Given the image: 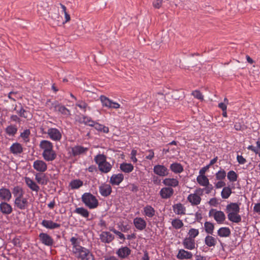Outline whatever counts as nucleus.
Segmentation results:
<instances>
[{"label":"nucleus","mask_w":260,"mask_h":260,"mask_svg":"<svg viewBox=\"0 0 260 260\" xmlns=\"http://www.w3.org/2000/svg\"><path fill=\"white\" fill-rule=\"evenodd\" d=\"M174 191L172 187H164L159 191V195L163 199H168L170 198L174 194Z\"/></svg>","instance_id":"f3484780"},{"label":"nucleus","mask_w":260,"mask_h":260,"mask_svg":"<svg viewBox=\"0 0 260 260\" xmlns=\"http://www.w3.org/2000/svg\"><path fill=\"white\" fill-rule=\"evenodd\" d=\"M197 181L202 186H208L209 184V179L205 175H199L197 178Z\"/></svg>","instance_id":"ea45409f"},{"label":"nucleus","mask_w":260,"mask_h":260,"mask_svg":"<svg viewBox=\"0 0 260 260\" xmlns=\"http://www.w3.org/2000/svg\"><path fill=\"white\" fill-rule=\"evenodd\" d=\"M83 181L79 179H74L72 180L69 186L72 189H76L80 188L83 185Z\"/></svg>","instance_id":"79ce46f5"},{"label":"nucleus","mask_w":260,"mask_h":260,"mask_svg":"<svg viewBox=\"0 0 260 260\" xmlns=\"http://www.w3.org/2000/svg\"><path fill=\"white\" fill-rule=\"evenodd\" d=\"M149 154L146 156L147 159L152 160L154 156V153L152 149H150L148 151Z\"/></svg>","instance_id":"69168bd1"},{"label":"nucleus","mask_w":260,"mask_h":260,"mask_svg":"<svg viewBox=\"0 0 260 260\" xmlns=\"http://www.w3.org/2000/svg\"><path fill=\"white\" fill-rule=\"evenodd\" d=\"M215 177L218 180H222L226 177V172L223 169H220L215 174Z\"/></svg>","instance_id":"603ef678"},{"label":"nucleus","mask_w":260,"mask_h":260,"mask_svg":"<svg viewBox=\"0 0 260 260\" xmlns=\"http://www.w3.org/2000/svg\"><path fill=\"white\" fill-rule=\"evenodd\" d=\"M204 243L209 247H214L217 244V239L212 235L208 234L205 238Z\"/></svg>","instance_id":"c85d7f7f"},{"label":"nucleus","mask_w":260,"mask_h":260,"mask_svg":"<svg viewBox=\"0 0 260 260\" xmlns=\"http://www.w3.org/2000/svg\"><path fill=\"white\" fill-rule=\"evenodd\" d=\"M204 230L205 232L209 235H212L214 230V223L210 221H206L204 223Z\"/></svg>","instance_id":"4c0bfd02"},{"label":"nucleus","mask_w":260,"mask_h":260,"mask_svg":"<svg viewBox=\"0 0 260 260\" xmlns=\"http://www.w3.org/2000/svg\"><path fill=\"white\" fill-rule=\"evenodd\" d=\"M162 183L167 187H176L179 185V181L176 178H166L162 180Z\"/></svg>","instance_id":"cd10ccee"},{"label":"nucleus","mask_w":260,"mask_h":260,"mask_svg":"<svg viewBox=\"0 0 260 260\" xmlns=\"http://www.w3.org/2000/svg\"><path fill=\"white\" fill-rule=\"evenodd\" d=\"M80 260H94V256L89 249L83 247L75 254Z\"/></svg>","instance_id":"423d86ee"},{"label":"nucleus","mask_w":260,"mask_h":260,"mask_svg":"<svg viewBox=\"0 0 260 260\" xmlns=\"http://www.w3.org/2000/svg\"><path fill=\"white\" fill-rule=\"evenodd\" d=\"M153 170L154 174L160 177H165L169 174V170L167 168L162 165L154 166Z\"/></svg>","instance_id":"ddd939ff"},{"label":"nucleus","mask_w":260,"mask_h":260,"mask_svg":"<svg viewBox=\"0 0 260 260\" xmlns=\"http://www.w3.org/2000/svg\"><path fill=\"white\" fill-rule=\"evenodd\" d=\"M46 134L49 138L54 141H60L62 138L61 132L56 128H49Z\"/></svg>","instance_id":"1a4fd4ad"},{"label":"nucleus","mask_w":260,"mask_h":260,"mask_svg":"<svg viewBox=\"0 0 260 260\" xmlns=\"http://www.w3.org/2000/svg\"><path fill=\"white\" fill-rule=\"evenodd\" d=\"M227 177L230 182H234L237 181L238 175L235 171H230L228 173Z\"/></svg>","instance_id":"09e8293b"},{"label":"nucleus","mask_w":260,"mask_h":260,"mask_svg":"<svg viewBox=\"0 0 260 260\" xmlns=\"http://www.w3.org/2000/svg\"><path fill=\"white\" fill-rule=\"evenodd\" d=\"M253 211L256 213H260V203L255 204L253 207Z\"/></svg>","instance_id":"774afa93"},{"label":"nucleus","mask_w":260,"mask_h":260,"mask_svg":"<svg viewBox=\"0 0 260 260\" xmlns=\"http://www.w3.org/2000/svg\"><path fill=\"white\" fill-rule=\"evenodd\" d=\"M217 233L220 237H228L231 235V230L228 227H221L218 229Z\"/></svg>","instance_id":"c9c22d12"},{"label":"nucleus","mask_w":260,"mask_h":260,"mask_svg":"<svg viewBox=\"0 0 260 260\" xmlns=\"http://www.w3.org/2000/svg\"><path fill=\"white\" fill-rule=\"evenodd\" d=\"M15 206L20 210L26 209L28 205L27 199L23 197L15 198L14 201Z\"/></svg>","instance_id":"2eb2a0df"},{"label":"nucleus","mask_w":260,"mask_h":260,"mask_svg":"<svg viewBox=\"0 0 260 260\" xmlns=\"http://www.w3.org/2000/svg\"><path fill=\"white\" fill-rule=\"evenodd\" d=\"M39 238L41 243L46 246H51L54 243L53 238L47 233H40Z\"/></svg>","instance_id":"4468645a"},{"label":"nucleus","mask_w":260,"mask_h":260,"mask_svg":"<svg viewBox=\"0 0 260 260\" xmlns=\"http://www.w3.org/2000/svg\"><path fill=\"white\" fill-rule=\"evenodd\" d=\"M100 100L102 103V106L109 109H117L120 107V105L115 102L105 95H101Z\"/></svg>","instance_id":"6e6552de"},{"label":"nucleus","mask_w":260,"mask_h":260,"mask_svg":"<svg viewBox=\"0 0 260 260\" xmlns=\"http://www.w3.org/2000/svg\"><path fill=\"white\" fill-rule=\"evenodd\" d=\"M88 148L81 145H76L71 148V153L73 156L84 154L88 150Z\"/></svg>","instance_id":"dca6fc26"},{"label":"nucleus","mask_w":260,"mask_h":260,"mask_svg":"<svg viewBox=\"0 0 260 260\" xmlns=\"http://www.w3.org/2000/svg\"><path fill=\"white\" fill-rule=\"evenodd\" d=\"M70 242L71 243V245H72V251L74 254H75L77 252H78L79 250L83 247L80 244V240L76 237H72L70 239Z\"/></svg>","instance_id":"5701e85b"},{"label":"nucleus","mask_w":260,"mask_h":260,"mask_svg":"<svg viewBox=\"0 0 260 260\" xmlns=\"http://www.w3.org/2000/svg\"><path fill=\"white\" fill-rule=\"evenodd\" d=\"M199 234V231L198 229L191 228L190 229L188 233V238L193 239L197 237Z\"/></svg>","instance_id":"864d4df0"},{"label":"nucleus","mask_w":260,"mask_h":260,"mask_svg":"<svg viewBox=\"0 0 260 260\" xmlns=\"http://www.w3.org/2000/svg\"><path fill=\"white\" fill-rule=\"evenodd\" d=\"M225 183L222 180H219V181L215 184V186L216 188H220L222 187H225Z\"/></svg>","instance_id":"680f3d73"},{"label":"nucleus","mask_w":260,"mask_h":260,"mask_svg":"<svg viewBox=\"0 0 260 260\" xmlns=\"http://www.w3.org/2000/svg\"><path fill=\"white\" fill-rule=\"evenodd\" d=\"M133 224L135 228L142 231L146 229L147 222L144 218L141 217H136L133 219Z\"/></svg>","instance_id":"9b49d317"},{"label":"nucleus","mask_w":260,"mask_h":260,"mask_svg":"<svg viewBox=\"0 0 260 260\" xmlns=\"http://www.w3.org/2000/svg\"><path fill=\"white\" fill-rule=\"evenodd\" d=\"M13 194L15 198H19L23 197L24 191L22 188L19 186H16L13 189Z\"/></svg>","instance_id":"58836bf2"},{"label":"nucleus","mask_w":260,"mask_h":260,"mask_svg":"<svg viewBox=\"0 0 260 260\" xmlns=\"http://www.w3.org/2000/svg\"><path fill=\"white\" fill-rule=\"evenodd\" d=\"M50 109L55 112H58L64 117H69L71 115L70 111L57 101L51 103Z\"/></svg>","instance_id":"39448f33"},{"label":"nucleus","mask_w":260,"mask_h":260,"mask_svg":"<svg viewBox=\"0 0 260 260\" xmlns=\"http://www.w3.org/2000/svg\"><path fill=\"white\" fill-rule=\"evenodd\" d=\"M0 210L4 214H10L12 212V207L5 201L0 204Z\"/></svg>","instance_id":"2f4dec72"},{"label":"nucleus","mask_w":260,"mask_h":260,"mask_svg":"<svg viewBox=\"0 0 260 260\" xmlns=\"http://www.w3.org/2000/svg\"><path fill=\"white\" fill-rule=\"evenodd\" d=\"M232 193V189L229 187H224L221 192V196L222 199H226L229 198Z\"/></svg>","instance_id":"c03bdc74"},{"label":"nucleus","mask_w":260,"mask_h":260,"mask_svg":"<svg viewBox=\"0 0 260 260\" xmlns=\"http://www.w3.org/2000/svg\"><path fill=\"white\" fill-rule=\"evenodd\" d=\"M237 160L239 164L241 165H243L246 162V159L242 155H238L237 156Z\"/></svg>","instance_id":"e2e57ef3"},{"label":"nucleus","mask_w":260,"mask_h":260,"mask_svg":"<svg viewBox=\"0 0 260 260\" xmlns=\"http://www.w3.org/2000/svg\"><path fill=\"white\" fill-rule=\"evenodd\" d=\"M162 0H154L153 6L156 9H159L161 7Z\"/></svg>","instance_id":"13d9d810"},{"label":"nucleus","mask_w":260,"mask_h":260,"mask_svg":"<svg viewBox=\"0 0 260 260\" xmlns=\"http://www.w3.org/2000/svg\"><path fill=\"white\" fill-rule=\"evenodd\" d=\"M33 168L37 172L44 173L47 170V165L45 161L41 159H37L33 162Z\"/></svg>","instance_id":"9d476101"},{"label":"nucleus","mask_w":260,"mask_h":260,"mask_svg":"<svg viewBox=\"0 0 260 260\" xmlns=\"http://www.w3.org/2000/svg\"><path fill=\"white\" fill-rule=\"evenodd\" d=\"M30 134V130L28 129H25L20 134V137L23 140V141L25 143H27L29 141V136Z\"/></svg>","instance_id":"3c124183"},{"label":"nucleus","mask_w":260,"mask_h":260,"mask_svg":"<svg viewBox=\"0 0 260 260\" xmlns=\"http://www.w3.org/2000/svg\"><path fill=\"white\" fill-rule=\"evenodd\" d=\"M204 189L201 188H197L194 193L189 194L187 200L190 203L191 206H195L200 204L202 199L201 196L203 195Z\"/></svg>","instance_id":"20e7f679"},{"label":"nucleus","mask_w":260,"mask_h":260,"mask_svg":"<svg viewBox=\"0 0 260 260\" xmlns=\"http://www.w3.org/2000/svg\"><path fill=\"white\" fill-rule=\"evenodd\" d=\"M124 176L122 174H113L110 178V183L112 185H118L122 182Z\"/></svg>","instance_id":"b1692460"},{"label":"nucleus","mask_w":260,"mask_h":260,"mask_svg":"<svg viewBox=\"0 0 260 260\" xmlns=\"http://www.w3.org/2000/svg\"><path fill=\"white\" fill-rule=\"evenodd\" d=\"M174 213L177 215L185 214L186 208L181 203H177L173 206Z\"/></svg>","instance_id":"7c9ffc66"},{"label":"nucleus","mask_w":260,"mask_h":260,"mask_svg":"<svg viewBox=\"0 0 260 260\" xmlns=\"http://www.w3.org/2000/svg\"><path fill=\"white\" fill-rule=\"evenodd\" d=\"M111 231H112L114 234H115L116 235L118 236V237L122 240L125 239V237L124 234H123L122 233H121L119 231H117L116 230L113 229L111 230Z\"/></svg>","instance_id":"bf43d9fd"},{"label":"nucleus","mask_w":260,"mask_h":260,"mask_svg":"<svg viewBox=\"0 0 260 260\" xmlns=\"http://www.w3.org/2000/svg\"><path fill=\"white\" fill-rule=\"evenodd\" d=\"M82 202L90 209H95L99 205L96 198L90 192H85L81 197Z\"/></svg>","instance_id":"7ed1b4c3"},{"label":"nucleus","mask_w":260,"mask_h":260,"mask_svg":"<svg viewBox=\"0 0 260 260\" xmlns=\"http://www.w3.org/2000/svg\"><path fill=\"white\" fill-rule=\"evenodd\" d=\"M112 167L113 165L112 164L106 161L99 166L98 169L101 172L107 174L111 171Z\"/></svg>","instance_id":"473e14b6"},{"label":"nucleus","mask_w":260,"mask_h":260,"mask_svg":"<svg viewBox=\"0 0 260 260\" xmlns=\"http://www.w3.org/2000/svg\"><path fill=\"white\" fill-rule=\"evenodd\" d=\"M80 122L90 126H92L95 124V121H93L91 117L86 116H83L82 118H81L80 120Z\"/></svg>","instance_id":"37998d69"},{"label":"nucleus","mask_w":260,"mask_h":260,"mask_svg":"<svg viewBox=\"0 0 260 260\" xmlns=\"http://www.w3.org/2000/svg\"><path fill=\"white\" fill-rule=\"evenodd\" d=\"M23 151L22 145L18 142L13 143L10 147V151L15 155L21 154Z\"/></svg>","instance_id":"a878e982"},{"label":"nucleus","mask_w":260,"mask_h":260,"mask_svg":"<svg viewBox=\"0 0 260 260\" xmlns=\"http://www.w3.org/2000/svg\"><path fill=\"white\" fill-rule=\"evenodd\" d=\"M24 181L26 185L32 191H36V192L39 191L40 187L32 179L29 177H25L24 178Z\"/></svg>","instance_id":"393cba45"},{"label":"nucleus","mask_w":260,"mask_h":260,"mask_svg":"<svg viewBox=\"0 0 260 260\" xmlns=\"http://www.w3.org/2000/svg\"><path fill=\"white\" fill-rule=\"evenodd\" d=\"M192 257V254L191 252L186 251L184 249H180L177 255V258L179 259H191Z\"/></svg>","instance_id":"c756f323"},{"label":"nucleus","mask_w":260,"mask_h":260,"mask_svg":"<svg viewBox=\"0 0 260 260\" xmlns=\"http://www.w3.org/2000/svg\"><path fill=\"white\" fill-rule=\"evenodd\" d=\"M240 203H231L226 205L225 212L230 221L234 223L241 221V216L239 214L240 210Z\"/></svg>","instance_id":"f03ea898"},{"label":"nucleus","mask_w":260,"mask_h":260,"mask_svg":"<svg viewBox=\"0 0 260 260\" xmlns=\"http://www.w3.org/2000/svg\"><path fill=\"white\" fill-rule=\"evenodd\" d=\"M170 170L175 174H180L183 171V167L178 162H174L170 165Z\"/></svg>","instance_id":"f704fd0d"},{"label":"nucleus","mask_w":260,"mask_h":260,"mask_svg":"<svg viewBox=\"0 0 260 260\" xmlns=\"http://www.w3.org/2000/svg\"><path fill=\"white\" fill-rule=\"evenodd\" d=\"M35 179L38 183L42 185H45L47 182L45 180V175L41 173H37L35 175Z\"/></svg>","instance_id":"a18cd8bd"},{"label":"nucleus","mask_w":260,"mask_h":260,"mask_svg":"<svg viewBox=\"0 0 260 260\" xmlns=\"http://www.w3.org/2000/svg\"><path fill=\"white\" fill-rule=\"evenodd\" d=\"M39 147L42 151V157L46 161H52L56 159L57 154L53 149L52 143L50 141L42 140L40 143Z\"/></svg>","instance_id":"f257e3e1"},{"label":"nucleus","mask_w":260,"mask_h":260,"mask_svg":"<svg viewBox=\"0 0 260 260\" xmlns=\"http://www.w3.org/2000/svg\"><path fill=\"white\" fill-rule=\"evenodd\" d=\"M17 132V128L15 125H10L6 128V132L9 136H14Z\"/></svg>","instance_id":"de8ad7c7"},{"label":"nucleus","mask_w":260,"mask_h":260,"mask_svg":"<svg viewBox=\"0 0 260 260\" xmlns=\"http://www.w3.org/2000/svg\"><path fill=\"white\" fill-rule=\"evenodd\" d=\"M137 154V151L136 150L133 149L131 153V159L134 163H136L138 161V159L136 158Z\"/></svg>","instance_id":"6e6d98bb"},{"label":"nucleus","mask_w":260,"mask_h":260,"mask_svg":"<svg viewBox=\"0 0 260 260\" xmlns=\"http://www.w3.org/2000/svg\"><path fill=\"white\" fill-rule=\"evenodd\" d=\"M12 198V193L10 189L5 187L0 188V199L6 202L9 201Z\"/></svg>","instance_id":"412c9836"},{"label":"nucleus","mask_w":260,"mask_h":260,"mask_svg":"<svg viewBox=\"0 0 260 260\" xmlns=\"http://www.w3.org/2000/svg\"><path fill=\"white\" fill-rule=\"evenodd\" d=\"M101 241L105 243H110L114 239V236L109 232H102L100 235Z\"/></svg>","instance_id":"4be33fe9"},{"label":"nucleus","mask_w":260,"mask_h":260,"mask_svg":"<svg viewBox=\"0 0 260 260\" xmlns=\"http://www.w3.org/2000/svg\"><path fill=\"white\" fill-rule=\"evenodd\" d=\"M204 187H205V188H204V191H205V193L206 194H209L210 193L213 189V186L212 184H210V183L209 185H208V186H205Z\"/></svg>","instance_id":"0e129e2a"},{"label":"nucleus","mask_w":260,"mask_h":260,"mask_svg":"<svg viewBox=\"0 0 260 260\" xmlns=\"http://www.w3.org/2000/svg\"><path fill=\"white\" fill-rule=\"evenodd\" d=\"M209 204L211 206L217 207L219 204V202L216 198H213L210 200L209 201Z\"/></svg>","instance_id":"4d7b16f0"},{"label":"nucleus","mask_w":260,"mask_h":260,"mask_svg":"<svg viewBox=\"0 0 260 260\" xmlns=\"http://www.w3.org/2000/svg\"><path fill=\"white\" fill-rule=\"evenodd\" d=\"M208 215L210 217H213L218 224L223 223L226 218L223 211L213 208L210 210Z\"/></svg>","instance_id":"0eeeda50"},{"label":"nucleus","mask_w":260,"mask_h":260,"mask_svg":"<svg viewBox=\"0 0 260 260\" xmlns=\"http://www.w3.org/2000/svg\"><path fill=\"white\" fill-rule=\"evenodd\" d=\"M171 223L173 227L177 230L182 228L184 225L182 221L179 219H173Z\"/></svg>","instance_id":"49530a36"},{"label":"nucleus","mask_w":260,"mask_h":260,"mask_svg":"<svg viewBox=\"0 0 260 260\" xmlns=\"http://www.w3.org/2000/svg\"><path fill=\"white\" fill-rule=\"evenodd\" d=\"M191 94L196 99L198 100H200L201 101L203 100L204 96L202 94V93L199 90H194L191 93Z\"/></svg>","instance_id":"5fc2aeb1"},{"label":"nucleus","mask_w":260,"mask_h":260,"mask_svg":"<svg viewBox=\"0 0 260 260\" xmlns=\"http://www.w3.org/2000/svg\"><path fill=\"white\" fill-rule=\"evenodd\" d=\"M41 225L44 228L49 230L57 229L60 227V224L54 222L51 220H43L41 222Z\"/></svg>","instance_id":"aec40b11"},{"label":"nucleus","mask_w":260,"mask_h":260,"mask_svg":"<svg viewBox=\"0 0 260 260\" xmlns=\"http://www.w3.org/2000/svg\"><path fill=\"white\" fill-rule=\"evenodd\" d=\"M152 181L154 184L160 185L161 183V179L157 176H153L152 177Z\"/></svg>","instance_id":"052dcab7"},{"label":"nucleus","mask_w":260,"mask_h":260,"mask_svg":"<svg viewBox=\"0 0 260 260\" xmlns=\"http://www.w3.org/2000/svg\"><path fill=\"white\" fill-rule=\"evenodd\" d=\"M94 160L99 167L107 161V156L104 154H98L94 156Z\"/></svg>","instance_id":"a19ab883"},{"label":"nucleus","mask_w":260,"mask_h":260,"mask_svg":"<svg viewBox=\"0 0 260 260\" xmlns=\"http://www.w3.org/2000/svg\"><path fill=\"white\" fill-rule=\"evenodd\" d=\"M99 192L102 196L107 197L112 192V187L110 184L103 183L99 186Z\"/></svg>","instance_id":"6ab92c4d"},{"label":"nucleus","mask_w":260,"mask_h":260,"mask_svg":"<svg viewBox=\"0 0 260 260\" xmlns=\"http://www.w3.org/2000/svg\"><path fill=\"white\" fill-rule=\"evenodd\" d=\"M210 168L209 166L207 165L206 166L202 168L199 171V175H205L206 172Z\"/></svg>","instance_id":"338daca9"},{"label":"nucleus","mask_w":260,"mask_h":260,"mask_svg":"<svg viewBox=\"0 0 260 260\" xmlns=\"http://www.w3.org/2000/svg\"><path fill=\"white\" fill-rule=\"evenodd\" d=\"M131 253V249L127 246H122L119 248L116 252V254L121 259L127 258L130 255Z\"/></svg>","instance_id":"a211bd4d"},{"label":"nucleus","mask_w":260,"mask_h":260,"mask_svg":"<svg viewBox=\"0 0 260 260\" xmlns=\"http://www.w3.org/2000/svg\"><path fill=\"white\" fill-rule=\"evenodd\" d=\"M74 212L85 218H88L89 216V211L83 207L76 208Z\"/></svg>","instance_id":"e433bc0d"},{"label":"nucleus","mask_w":260,"mask_h":260,"mask_svg":"<svg viewBox=\"0 0 260 260\" xmlns=\"http://www.w3.org/2000/svg\"><path fill=\"white\" fill-rule=\"evenodd\" d=\"M143 215L149 219H152L155 216L156 211L150 205H146L143 208Z\"/></svg>","instance_id":"f8f14e48"},{"label":"nucleus","mask_w":260,"mask_h":260,"mask_svg":"<svg viewBox=\"0 0 260 260\" xmlns=\"http://www.w3.org/2000/svg\"><path fill=\"white\" fill-rule=\"evenodd\" d=\"M76 106L78 107L81 110L84 112L86 111L87 108L90 110V107L88 106V104L84 101H78L76 104Z\"/></svg>","instance_id":"8fccbe9b"},{"label":"nucleus","mask_w":260,"mask_h":260,"mask_svg":"<svg viewBox=\"0 0 260 260\" xmlns=\"http://www.w3.org/2000/svg\"><path fill=\"white\" fill-rule=\"evenodd\" d=\"M120 170L124 173H130L134 170V166L132 164L127 162H123L120 165Z\"/></svg>","instance_id":"72a5a7b5"},{"label":"nucleus","mask_w":260,"mask_h":260,"mask_svg":"<svg viewBox=\"0 0 260 260\" xmlns=\"http://www.w3.org/2000/svg\"><path fill=\"white\" fill-rule=\"evenodd\" d=\"M182 244L185 249L192 250L196 248L195 240L188 237L185 238L182 242Z\"/></svg>","instance_id":"bb28decb"}]
</instances>
